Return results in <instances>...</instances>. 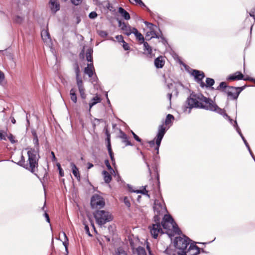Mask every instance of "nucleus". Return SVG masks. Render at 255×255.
I'll use <instances>...</instances> for the list:
<instances>
[{
	"label": "nucleus",
	"instance_id": "obj_1",
	"mask_svg": "<svg viewBox=\"0 0 255 255\" xmlns=\"http://www.w3.org/2000/svg\"><path fill=\"white\" fill-rule=\"evenodd\" d=\"M214 97V100L206 97L202 94H197L192 92L186 99L181 110L183 113L189 114L193 109H204L213 111L216 104Z\"/></svg>",
	"mask_w": 255,
	"mask_h": 255
},
{
	"label": "nucleus",
	"instance_id": "obj_2",
	"mask_svg": "<svg viewBox=\"0 0 255 255\" xmlns=\"http://www.w3.org/2000/svg\"><path fill=\"white\" fill-rule=\"evenodd\" d=\"M167 130V128L163 125H160L158 126L157 132L155 137L151 140L147 141L149 146L151 148H154L152 152L153 154L152 157V164L153 169L156 173L155 175H159L157 171L158 163L160 160V156L159 155V150L161 145L162 139L164 137L165 134Z\"/></svg>",
	"mask_w": 255,
	"mask_h": 255
},
{
	"label": "nucleus",
	"instance_id": "obj_3",
	"mask_svg": "<svg viewBox=\"0 0 255 255\" xmlns=\"http://www.w3.org/2000/svg\"><path fill=\"white\" fill-rule=\"evenodd\" d=\"M194 243L189 237L185 235L182 236L176 237L173 241L175 247V251H182L188 250V246L189 247L191 243Z\"/></svg>",
	"mask_w": 255,
	"mask_h": 255
},
{
	"label": "nucleus",
	"instance_id": "obj_4",
	"mask_svg": "<svg viewBox=\"0 0 255 255\" xmlns=\"http://www.w3.org/2000/svg\"><path fill=\"white\" fill-rule=\"evenodd\" d=\"M230 87L233 86L228 85L226 82H221L216 88V90L220 91L223 93L226 94L228 100L237 101L239 96L237 90L235 89L230 88Z\"/></svg>",
	"mask_w": 255,
	"mask_h": 255
},
{
	"label": "nucleus",
	"instance_id": "obj_5",
	"mask_svg": "<svg viewBox=\"0 0 255 255\" xmlns=\"http://www.w3.org/2000/svg\"><path fill=\"white\" fill-rule=\"evenodd\" d=\"M96 223L100 226L113 221L114 217L111 213L105 210H97L93 213Z\"/></svg>",
	"mask_w": 255,
	"mask_h": 255
},
{
	"label": "nucleus",
	"instance_id": "obj_6",
	"mask_svg": "<svg viewBox=\"0 0 255 255\" xmlns=\"http://www.w3.org/2000/svg\"><path fill=\"white\" fill-rule=\"evenodd\" d=\"M37 154H38V149H37L30 148L27 151L29 170L32 173L34 172L35 167L38 166V159L37 157Z\"/></svg>",
	"mask_w": 255,
	"mask_h": 255
},
{
	"label": "nucleus",
	"instance_id": "obj_7",
	"mask_svg": "<svg viewBox=\"0 0 255 255\" xmlns=\"http://www.w3.org/2000/svg\"><path fill=\"white\" fill-rule=\"evenodd\" d=\"M90 205L92 209H101L105 205V199L98 194H94L91 197Z\"/></svg>",
	"mask_w": 255,
	"mask_h": 255
},
{
	"label": "nucleus",
	"instance_id": "obj_8",
	"mask_svg": "<svg viewBox=\"0 0 255 255\" xmlns=\"http://www.w3.org/2000/svg\"><path fill=\"white\" fill-rule=\"evenodd\" d=\"M175 252L176 254H173L172 255H198L200 254V248L193 243L190 244L188 250Z\"/></svg>",
	"mask_w": 255,
	"mask_h": 255
},
{
	"label": "nucleus",
	"instance_id": "obj_9",
	"mask_svg": "<svg viewBox=\"0 0 255 255\" xmlns=\"http://www.w3.org/2000/svg\"><path fill=\"white\" fill-rule=\"evenodd\" d=\"M154 212L157 214H162L164 212L167 211L165 203L162 199H155L153 206Z\"/></svg>",
	"mask_w": 255,
	"mask_h": 255
},
{
	"label": "nucleus",
	"instance_id": "obj_10",
	"mask_svg": "<svg viewBox=\"0 0 255 255\" xmlns=\"http://www.w3.org/2000/svg\"><path fill=\"white\" fill-rule=\"evenodd\" d=\"M188 73L194 77V80L199 85L205 77L204 72L199 70L191 69V71H188Z\"/></svg>",
	"mask_w": 255,
	"mask_h": 255
},
{
	"label": "nucleus",
	"instance_id": "obj_11",
	"mask_svg": "<svg viewBox=\"0 0 255 255\" xmlns=\"http://www.w3.org/2000/svg\"><path fill=\"white\" fill-rule=\"evenodd\" d=\"M73 67L76 73V83L78 89L84 88L82 79L80 77V70L77 62L74 63Z\"/></svg>",
	"mask_w": 255,
	"mask_h": 255
},
{
	"label": "nucleus",
	"instance_id": "obj_12",
	"mask_svg": "<svg viewBox=\"0 0 255 255\" xmlns=\"http://www.w3.org/2000/svg\"><path fill=\"white\" fill-rule=\"evenodd\" d=\"M212 112L217 113L222 116L225 119L227 120L231 125L233 124L234 121L226 113V111L224 109L220 108L217 104Z\"/></svg>",
	"mask_w": 255,
	"mask_h": 255
},
{
	"label": "nucleus",
	"instance_id": "obj_13",
	"mask_svg": "<svg viewBox=\"0 0 255 255\" xmlns=\"http://www.w3.org/2000/svg\"><path fill=\"white\" fill-rule=\"evenodd\" d=\"M215 81L213 78L207 77L206 79V83L203 82V80L201 82L200 85V86L202 88H206L211 90H214L216 89L213 87V86L215 84Z\"/></svg>",
	"mask_w": 255,
	"mask_h": 255
},
{
	"label": "nucleus",
	"instance_id": "obj_14",
	"mask_svg": "<svg viewBox=\"0 0 255 255\" xmlns=\"http://www.w3.org/2000/svg\"><path fill=\"white\" fill-rule=\"evenodd\" d=\"M150 229V234L154 239H156L158 236L159 233H163L160 224H152V227Z\"/></svg>",
	"mask_w": 255,
	"mask_h": 255
},
{
	"label": "nucleus",
	"instance_id": "obj_15",
	"mask_svg": "<svg viewBox=\"0 0 255 255\" xmlns=\"http://www.w3.org/2000/svg\"><path fill=\"white\" fill-rule=\"evenodd\" d=\"M244 79V74L240 71H238L233 74H230L226 78L227 81H239Z\"/></svg>",
	"mask_w": 255,
	"mask_h": 255
},
{
	"label": "nucleus",
	"instance_id": "obj_16",
	"mask_svg": "<svg viewBox=\"0 0 255 255\" xmlns=\"http://www.w3.org/2000/svg\"><path fill=\"white\" fill-rule=\"evenodd\" d=\"M147 186H142L140 187V189L133 190L132 187L128 184V192L135 193L137 194L140 193L142 195H145L148 198H150V195L148 194V191L146 189Z\"/></svg>",
	"mask_w": 255,
	"mask_h": 255
},
{
	"label": "nucleus",
	"instance_id": "obj_17",
	"mask_svg": "<svg viewBox=\"0 0 255 255\" xmlns=\"http://www.w3.org/2000/svg\"><path fill=\"white\" fill-rule=\"evenodd\" d=\"M49 5L51 12L53 14L60 10V4L58 0H50Z\"/></svg>",
	"mask_w": 255,
	"mask_h": 255
},
{
	"label": "nucleus",
	"instance_id": "obj_18",
	"mask_svg": "<svg viewBox=\"0 0 255 255\" xmlns=\"http://www.w3.org/2000/svg\"><path fill=\"white\" fill-rule=\"evenodd\" d=\"M142 44H143V50L145 54H147L150 58L155 56V54L152 52V47L147 41H144L142 43Z\"/></svg>",
	"mask_w": 255,
	"mask_h": 255
},
{
	"label": "nucleus",
	"instance_id": "obj_19",
	"mask_svg": "<svg viewBox=\"0 0 255 255\" xmlns=\"http://www.w3.org/2000/svg\"><path fill=\"white\" fill-rule=\"evenodd\" d=\"M165 64V60L162 56H159L155 58L154 60V66L157 69H161L163 67Z\"/></svg>",
	"mask_w": 255,
	"mask_h": 255
},
{
	"label": "nucleus",
	"instance_id": "obj_20",
	"mask_svg": "<svg viewBox=\"0 0 255 255\" xmlns=\"http://www.w3.org/2000/svg\"><path fill=\"white\" fill-rule=\"evenodd\" d=\"M158 30H159V32L160 33V35L159 36V38H158V39H161V40L159 41V42H161L162 43V44L164 46V47H165L166 49L169 48V49H172L171 46L168 43L167 39L164 36L161 30L160 29V28L159 27H158Z\"/></svg>",
	"mask_w": 255,
	"mask_h": 255
},
{
	"label": "nucleus",
	"instance_id": "obj_21",
	"mask_svg": "<svg viewBox=\"0 0 255 255\" xmlns=\"http://www.w3.org/2000/svg\"><path fill=\"white\" fill-rule=\"evenodd\" d=\"M95 68L93 63H88L86 67L84 68V72L87 74L90 78H92L94 74Z\"/></svg>",
	"mask_w": 255,
	"mask_h": 255
},
{
	"label": "nucleus",
	"instance_id": "obj_22",
	"mask_svg": "<svg viewBox=\"0 0 255 255\" xmlns=\"http://www.w3.org/2000/svg\"><path fill=\"white\" fill-rule=\"evenodd\" d=\"M128 242L130 244L132 252H133V250H135L138 246H139V240L138 237H136L132 239L128 236Z\"/></svg>",
	"mask_w": 255,
	"mask_h": 255
},
{
	"label": "nucleus",
	"instance_id": "obj_23",
	"mask_svg": "<svg viewBox=\"0 0 255 255\" xmlns=\"http://www.w3.org/2000/svg\"><path fill=\"white\" fill-rule=\"evenodd\" d=\"M174 119L175 117L173 115L168 114L166 115L165 120L162 125L163 126L165 125L166 126H169V127L167 128L168 130L169 127L172 125Z\"/></svg>",
	"mask_w": 255,
	"mask_h": 255
},
{
	"label": "nucleus",
	"instance_id": "obj_24",
	"mask_svg": "<svg viewBox=\"0 0 255 255\" xmlns=\"http://www.w3.org/2000/svg\"><path fill=\"white\" fill-rule=\"evenodd\" d=\"M134 2V4L144 9L150 14H151V10L147 7L146 4L142 1V0H133Z\"/></svg>",
	"mask_w": 255,
	"mask_h": 255
},
{
	"label": "nucleus",
	"instance_id": "obj_25",
	"mask_svg": "<svg viewBox=\"0 0 255 255\" xmlns=\"http://www.w3.org/2000/svg\"><path fill=\"white\" fill-rule=\"evenodd\" d=\"M31 132L33 136V143L35 145V146L37 149H39V140L36 131L35 129L32 128L31 130Z\"/></svg>",
	"mask_w": 255,
	"mask_h": 255
},
{
	"label": "nucleus",
	"instance_id": "obj_26",
	"mask_svg": "<svg viewBox=\"0 0 255 255\" xmlns=\"http://www.w3.org/2000/svg\"><path fill=\"white\" fill-rule=\"evenodd\" d=\"M132 253L136 255H147L145 249L140 246H138L135 250H133Z\"/></svg>",
	"mask_w": 255,
	"mask_h": 255
},
{
	"label": "nucleus",
	"instance_id": "obj_27",
	"mask_svg": "<svg viewBox=\"0 0 255 255\" xmlns=\"http://www.w3.org/2000/svg\"><path fill=\"white\" fill-rule=\"evenodd\" d=\"M102 101L101 98L96 96L93 97L91 102L89 103V111H90L91 108L98 103H100Z\"/></svg>",
	"mask_w": 255,
	"mask_h": 255
},
{
	"label": "nucleus",
	"instance_id": "obj_28",
	"mask_svg": "<svg viewBox=\"0 0 255 255\" xmlns=\"http://www.w3.org/2000/svg\"><path fill=\"white\" fill-rule=\"evenodd\" d=\"M116 38L119 42L123 43V47L125 50H128V43L124 40V37L122 35H117Z\"/></svg>",
	"mask_w": 255,
	"mask_h": 255
},
{
	"label": "nucleus",
	"instance_id": "obj_29",
	"mask_svg": "<svg viewBox=\"0 0 255 255\" xmlns=\"http://www.w3.org/2000/svg\"><path fill=\"white\" fill-rule=\"evenodd\" d=\"M134 36L136 40L140 45L142 44V43L145 41L143 35L139 31Z\"/></svg>",
	"mask_w": 255,
	"mask_h": 255
},
{
	"label": "nucleus",
	"instance_id": "obj_30",
	"mask_svg": "<svg viewBox=\"0 0 255 255\" xmlns=\"http://www.w3.org/2000/svg\"><path fill=\"white\" fill-rule=\"evenodd\" d=\"M18 164L27 169L29 170V163L25 162V158L23 155H21V160L18 162Z\"/></svg>",
	"mask_w": 255,
	"mask_h": 255
},
{
	"label": "nucleus",
	"instance_id": "obj_31",
	"mask_svg": "<svg viewBox=\"0 0 255 255\" xmlns=\"http://www.w3.org/2000/svg\"><path fill=\"white\" fill-rule=\"evenodd\" d=\"M127 252L125 251L122 247L118 248L114 254V255H127Z\"/></svg>",
	"mask_w": 255,
	"mask_h": 255
},
{
	"label": "nucleus",
	"instance_id": "obj_32",
	"mask_svg": "<svg viewBox=\"0 0 255 255\" xmlns=\"http://www.w3.org/2000/svg\"><path fill=\"white\" fill-rule=\"evenodd\" d=\"M172 227L173 229L174 232L178 235H179V236H182V235H184L182 233L180 228L178 227V225L176 224L175 222H174L172 224Z\"/></svg>",
	"mask_w": 255,
	"mask_h": 255
},
{
	"label": "nucleus",
	"instance_id": "obj_33",
	"mask_svg": "<svg viewBox=\"0 0 255 255\" xmlns=\"http://www.w3.org/2000/svg\"><path fill=\"white\" fill-rule=\"evenodd\" d=\"M70 168L72 170L73 175H80L79 169L73 162L70 163Z\"/></svg>",
	"mask_w": 255,
	"mask_h": 255
},
{
	"label": "nucleus",
	"instance_id": "obj_34",
	"mask_svg": "<svg viewBox=\"0 0 255 255\" xmlns=\"http://www.w3.org/2000/svg\"><path fill=\"white\" fill-rule=\"evenodd\" d=\"M130 132L133 138L135 140H136L137 142L140 143L141 144H143L142 143V140L141 138H140L137 135H136L131 129H130V128L128 127V133Z\"/></svg>",
	"mask_w": 255,
	"mask_h": 255
},
{
	"label": "nucleus",
	"instance_id": "obj_35",
	"mask_svg": "<svg viewBox=\"0 0 255 255\" xmlns=\"http://www.w3.org/2000/svg\"><path fill=\"white\" fill-rule=\"evenodd\" d=\"M63 235L64 236L65 240L63 242V245L65 247V251L66 252V255H68V247L69 245V240H68V238L67 236H66V234L64 232H63Z\"/></svg>",
	"mask_w": 255,
	"mask_h": 255
},
{
	"label": "nucleus",
	"instance_id": "obj_36",
	"mask_svg": "<svg viewBox=\"0 0 255 255\" xmlns=\"http://www.w3.org/2000/svg\"><path fill=\"white\" fill-rule=\"evenodd\" d=\"M119 137L123 139V142L126 143V145H128V136L122 130H120Z\"/></svg>",
	"mask_w": 255,
	"mask_h": 255
},
{
	"label": "nucleus",
	"instance_id": "obj_37",
	"mask_svg": "<svg viewBox=\"0 0 255 255\" xmlns=\"http://www.w3.org/2000/svg\"><path fill=\"white\" fill-rule=\"evenodd\" d=\"M163 221L167 222V223H170L172 224L175 222L172 217L169 215V214H166L164 216V217L163 218Z\"/></svg>",
	"mask_w": 255,
	"mask_h": 255
},
{
	"label": "nucleus",
	"instance_id": "obj_38",
	"mask_svg": "<svg viewBox=\"0 0 255 255\" xmlns=\"http://www.w3.org/2000/svg\"><path fill=\"white\" fill-rule=\"evenodd\" d=\"M148 33L150 34V35H151L152 38H157L158 39L160 35V32L158 33L156 32L153 28H152L149 31H148Z\"/></svg>",
	"mask_w": 255,
	"mask_h": 255
},
{
	"label": "nucleus",
	"instance_id": "obj_39",
	"mask_svg": "<svg viewBox=\"0 0 255 255\" xmlns=\"http://www.w3.org/2000/svg\"><path fill=\"white\" fill-rule=\"evenodd\" d=\"M242 138V139L243 140L245 146H246V147L248 149V150L249 151L250 154L251 153H252V151L250 147V145L248 143V142H247L246 139L245 138V137H244V136L243 135V134H241L240 135Z\"/></svg>",
	"mask_w": 255,
	"mask_h": 255
},
{
	"label": "nucleus",
	"instance_id": "obj_40",
	"mask_svg": "<svg viewBox=\"0 0 255 255\" xmlns=\"http://www.w3.org/2000/svg\"><path fill=\"white\" fill-rule=\"evenodd\" d=\"M118 11L125 19L128 20V12L125 9L120 7Z\"/></svg>",
	"mask_w": 255,
	"mask_h": 255
},
{
	"label": "nucleus",
	"instance_id": "obj_41",
	"mask_svg": "<svg viewBox=\"0 0 255 255\" xmlns=\"http://www.w3.org/2000/svg\"><path fill=\"white\" fill-rule=\"evenodd\" d=\"M247 87V85H245L244 86H241V87H230V88H231V89H236L237 90V92L239 95V96L240 95V93L243 91L244 90L246 87Z\"/></svg>",
	"mask_w": 255,
	"mask_h": 255
},
{
	"label": "nucleus",
	"instance_id": "obj_42",
	"mask_svg": "<svg viewBox=\"0 0 255 255\" xmlns=\"http://www.w3.org/2000/svg\"><path fill=\"white\" fill-rule=\"evenodd\" d=\"M247 12L249 13V15H247L246 17V19L245 20V22L247 23L250 20V18H249V16L252 17L255 15V8H252L250 12H248V10H247Z\"/></svg>",
	"mask_w": 255,
	"mask_h": 255
},
{
	"label": "nucleus",
	"instance_id": "obj_43",
	"mask_svg": "<svg viewBox=\"0 0 255 255\" xmlns=\"http://www.w3.org/2000/svg\"><path fill=\"white\" fill-rule=\"evenodd\" d=\"M139 31L137 30V28H136L135 27H131L128 24V36L131 33L133 34L134 35H135Z\"/></svg>",
	"mask_w": 255,
	"mask_h": 255
},
{
	"label": "nucleus",
	"instance_id": "obj_44",
	"mask_svg": "<svg viewBox=\"0 0 255 255\" xmlns=\"http://www.w3.org/2000/svg\"><path fill=\"white\" fill-rule=\"evenodd\" d=\"M119 26L122 29L125 30L124 33L128 35V30L127 29V25L124 22H122L121 20L119 21Z\"/></svg>",
	"mask_w": 255,
	"mask_h": 255
},
{
	"label": "nucleus",
	"instance_id": "obj_45",
	"mask_svg": "<svg viewBox=\"0 0 255 255\" xmlns=\"http://www.w3.org/2000/svg\"><path fill=\"white\" fill-rule=\"evenodd\" d=\"M233 126L234 127V128H235V129H236V131L238 132V133L240 135L241 134H242V131H241V130L240 128V127H239L238 126V123L237 122L236 120H235L233 124H232Z\"/></svg>",
	"mask_w": 255,
	"mask_h": 255
},
{
	"label": "nucleus",
	"instance_id": "obj_46",
	"mask_svg": "<svg viewBox=\"0 0 255 255\" xmlns=\"http://www.w3.org/2000/svg\"><path fill=\"white\" fill-rule=\"evenodd\" d=\"M83 224L85 226V228H85V230L86 231V234L89 237H92L93 235L92 234H91V233L90 232L89 228V226H88V224L86 223V221H83Z\"/></svg>",
	"mask_w": 255,
	"mask_h": 255
},
{
	"label": "nucleus",
	"instance_id": "obj_47",
	"mask_svg": "<svg viewBox=\"0 0 255 255\" xmlns=\"http://www.w3.org/2000/svg\"><path fill=\"white\" fill-rule=\"evenodd\" d=\"M23 20V18L19 15L15 16L13 19V22L17 24L21 23Z\"/></svg>",
	"mask_w": 255,
	"mask_h": 255
},
{
	"label": "nucleus",
	"instance_id": "obj_48",
	"mask_svg": "<svg viewBox=\"0 0 255 255\" xmlns=\"http://www.w3.org/2000/svg\"><path fill=\"white\" fill-rule=\"evenodd\" d=\"M140 153L142 155V159H143L144 162H145V163L146 164V166H147V167L148 168V170H149V172L150 175H151V172L150 169L149 168V164L148 163V162L146 161V157H145V155L144 154V153L142 151H140Z\"/></svg>",
	"mask_w": 255,
	"mask_h": 255
},
{
	"label": "nucleus",
	"instance_id": "obj_49",
	"mask_svg": "<svg viewBox=\"0 0 255 255\" xmlns=\"http://www.w3.org/2000/svg\"><path fill=\"white\" fill-rule=\"evenodd\" d=\"M107 149L111 160L112 162L115 161L114 153L113 152L112 147H110Z\"/></svg>",
	"mask_w": 255,
	"mask_h": 255
},
{
	"label": "nucleus",
	"instance_id": "obj_50",
	"mask_svg": "<svg viewBox=\"0 0 255 255\" xmlns=\"http://www.w3.org/2000/svg\"><path fill=\"white\" fill-rule=\"evenodd\" d=\"M160 214H156L153 217V220L155 222L154 224H160V217L159 216Z\"/></svg>",
	"mask_w": 255,
	"mask_h": 255
},
{
	"label": "nucleus",
	"instance_id": "obj_51",
	"mask_svg": "<svg viewBox=\"0 0 255 255\" xmlns=\"http://www.w3.org/2000/svg\"><path fill=\"white\" fill-rule=\"evenodd\" d=\"M179 63L181 65H182L185 69L188 72V71H191V68L189 67V66H188L187 65H186V64H185L182 61L180 60V59H179Z\"/></svg>",
	"mask_w": 255,
	"mask_h": 255
},
{
	"label": "nucleus",
	"instance_id": "obj_52",
	"mask_svg": "<svg viewBox=\"0 0 255 255\" xmlns=\"http://www.w3.org/2000/svg\"><path fill=\"white\" fill-rule=\"evenodd\" d=\"M79 91L81 98L83 100H85L86 98V94L85 93V88L80 89H79Z\"/></svg>",
	"mask_w": 255,
	"mask_h": 255
},
{
	"label": "nucleus",
	"instance_id": "obj_53",
	"mask_svg": "<svg viewBox=\"0 0 255 255\" xmlns=\"http://www.w3.org/2000/svg\"><path fill=\"white\" fill-rule=\"evenodd\" d=\"M143 23L146 26V27L149 29V30L151 29L153 27V26L156 27L155 25H154L152 23L147 21H144Z\"/></svg>",
	"mask_w": 255,
	"mask_h": 255
},
{
	"label": "nucleus",
	"instance_id": "obj_54",
	"mask_svg": "<svg viewBox=\"0 0 255 255\" xmlns=\"http://www.w3.org/2000/svg\"><path fill=\"white\" fill-rule=\"evenodd\" d=\"M105 163L107 168L108 169V170H109L111 172V171H113L114 172V170L111 167L110 163L109 162V161L108 159L105 160Z\"/></svg>",
	"mask_w": 255,
	"mask_h": 255
},
{
	"label": "nucleus",
	"instance_id": "obj_55",
	"mask_svg": "<svg viewBox=\"0 0 255 255\" xmlns=\"http://www.w3.org/2000/svg\"><path fill=\"white\" fill-rule=\"evenodd\" d=\"M98 16L97 13L95 11H92L89 14V17L90 19H95Z\"/></svg>",
	"mask_w": 255,
	"mask_h": 255
},
{
	"label": "nucleus",
	"instance_id": "obj_56",
	"mask_svg": "<svg viewBox=\"0 0 255 255\" xmlns=\"http://www.w3.org/2000/svg\"><path fill=\"white\" fill-rule=\"evenodd\" d=\"M5 79V75L4 73L0 70V85H1Z\"/></svg>",
	"mask_w": 255,
	"mask_h": 255
},
{
	"label": "nucleus",
	"instance_id": "obj_57",
	"mask_svg": "<svg viewBox=\"0 0 255 255\" xmlns=\"http://www.w3.org/2000/svg\"><path fill=\"white\" fill-rule=\"evenodd\" d=\"M93 49L92 48L90 47L86 51V56L87 57V56H93Z\"/></svg>",
	"mask_w": 255,
	"mask_h": 255
},
{
	"label": "nucleus",
	"instance_id": "obj_58",
	"mask_svg": "<svg viewBox=\"0 0 255 255\" xmlns=\"http://www.w3.org/2000/svg\"><path fill=\"white\" fill-rule=\"evenodd\" d=\"M70 98L72 102L74 103H76L77 101V98L76 94H72L70 95Z\"/></svg>",
	"mask_w": 255,
	"mask_h": 255
},
{
	"label": "nucleus",
	"instance_id": "obj_59",
	"mask_svg": "<svg viewBox=\"0 0 255 255\" xmlns=\"http://www.w3.org/2000/svg\"><path fill=\"white\" fill-rule=\"evenodd\" d=\"M57 166L58 169L59 170V175H64V171L62 169V168H61L60 164L58 163L57 164Z\"/></svg>",
	"mask_w": 255,
	"mask_h": 255
},
{
	"label": "nucleus",
	"instance_id": "obj_60",
	"mask_svg": "<svg viewBox=\"0 0 255 255\" xmlns=\"http://www.w3.org/2000/svg\"><path fill=\"white\" fill-rule=\"evenodd\" d=\"M105 141L107 144V148L112 147L111 143V137H106L105 139Z\"/></svg>",
	"mask_w": 255,
	"mask_h": 255
},
{
	"label": "nucleus",
	"instance_id": "obj_61",
	"mask_svg": "<svg viewBox=\"0 0 255 255\" xmlns=\"http://www.w3.org/2000/svg\"><path fill=\"white\" fill-rule=\"evenodd\" d=\"M119 200L121 202H124V203L128 205V197L125 196V197H120L119 198Z\"/></svg>",
	"mask_w": 255,
	"mask_h": 255
},
{
	"label": "nucleus",
	"instance_id": "obj_62",
	"mask_svg": "<svg viewBox=\"0 0 255 255\" xmlns=\"http://www.w3.org/2000/svg\"><path fill=\"white\" fill-rule=\"evenodd\" d=\"M7 138L12 143H14L16 142L15 140H14V137L12 134H10L7 136Z\"/></svg>",
	"mask_w": 255,
	"mask_h": 255
},
{
	"label": "nucleus",
	"instance_id": "obj_63",
	"mask_svg": "<svg viewBox=\"0 0 255 255\" xmlns=\"http://www.w3.org/2000/svg\"><path fill=\"white\" fill-rule=\"evenodd\" d=\"M99 35L102 37H106L107 36L108 33L105 31L101 30L99 32Z\"/></svg>",
	"mask_w": 255,
	"mask_h": 255
},
{
	"label": "nucleus",
	"instance_id": "obj_64",
	"mask_svg": "<svg viewBox=\"0 0 255 255\" xmlns=\"http://www.w3.org/2000/svg\"><path fill=\"white\" fill-rule=\"evenodd\" d=\"M144 38L145 41L147 42L150 41L152 39L151 36H150V34L148 33V31L146 33Z\"/></svg>",
	"mask_w": 255,
	"mask_h": 255
}]
</instances>
